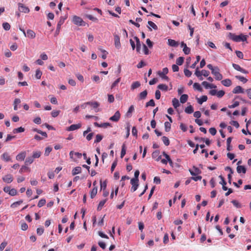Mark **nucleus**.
<instances>
[{
  "label": "nucleus",
  "instance_id": "nucleus-1",
  "mask_svg": "<svg viewBox=\"0 0 251 251\" xmlns=\"http://www.w3.org/2000/svg\"><path fill=\"white\" fill-rule=\"evenodd\" d=\"M228 37L230 39L232 40L234 42H239L240 41H246L247 43H248L247 41V35H243V34H240L239 35H236L235 34L229 32L228 34Z\"/></svg>",
  "mask_w": 251,
  "mask_h": 251
},
{
  "label": "nucleus",
  "instance_id": "nucleus-2",
  "mask_svg": "<svg viewBox=\"0 0 251 251\" xmlns=\"http://www.w3.org/2000/svg\"><path fill=\"white\" fill-rule=\"evenodd\" d=\"M211 73L215 75L216 80H221L222 79L223 75L220 73V69L217 66L215 67V69L212 70Z\"/></svg>",
  "mask_w": 251,
  "mask_h": 251
},
{
  "label": "nucleus",
  "instance_id": "nucleus-3",
  "mask_svg": "<svg viewBox=\"0 0 251 251\" xmlns=\"http://www.w3.org/2000/svg\"><path fill=\"white\" fill-rule=\"evenodd\" d=\"M65 20V19L63 17H60V20L58 22L56 29L54 35L55 37L57 36L59 34L61 26L64 23Z\"/></svg>",
  "mask_w": 251,
  "mask_h": 251
},
{
  "label": "nucleus",
  "instance_id": "nucleus-4",
  "mask_svg": "<svg viewBox=\"0 0 251 251\" xmlns=\"http://www.w3.org/2000/svg\"><path fill=\"white\" fill-rule=\"evenodd\" d=\"M130 183L132 185L131 191L133 192L135 191L138 188L139 186L138 180H136L135 179L131 178L130 180Z\"/></svg>",
  "mask_w": 251,
  "mask_h": 251
},
{
  "label": "nucleus",
  "instance_id": "nucleus-5",
  "mask_svg": "<svg viewBox=\"0 0 251 251\" xmlns=\"http://www.w3.org/2000/svg\"><path fill=\"white\" fill-rule=\"evenodd\" d=\"M189 171L192 176H196L201 173V171L196 166H193L192 169H189Z\"/></svg>",
  "mask_w": 251,
  "mask_h": 251
},
{
  "label": "nucleus",
  "instance_id": "nucleus-6",
  "mask_svg": "<svg viewBox=\"0 0 251 251\" xmlns=\"http://www.w3.org/2000/svg\"><path fill=\"white\" fill-rule=\"evenodd\" d=\"M2 180L7 183H10L12 182L13 180V177L12 175L11 174H7L2 178Z\"/></svg>",
  "mask_w": 251,
  "mask_h": 251
},
{
  "label": "nucleus",
  "instance_id": "nucleus-7",
  "mask_svg": "<svg viewBox=\"0 0 251 251\" xmlns=\"http://www.w3.org/2000/svg\"><path fill=\"white\" fill-rule=\"evenodd\" d=\"M232 67H233V68L234 69H235L236 70L238 71H239L242 73H244V74H247L249 73V72L244 69H243L242 68H241L239 65L238 64H234V63H233L232 64Z\"/></svg>",
  "mask_w": 251,
  "mask_h": 251
},
{
  "label": "nucleus",
  "instance_id": "nucleus-8",
  "mask_svg": "<svg viewBox=\"0 0 251 251\" xmlns=\"http://www.w3.org/2000/svg\"><path fill=\"white\" fill-rule=\"evenodd\" d=\"M82 20L81 17L75 15L73 17L72 22L75 25L79 26Z\"/></svg>",
  "mask_w": 251,
  "mask_h": 251
},
{
  "label": "nucleus",
  "instance_id": "nucleus-9",
  "mask_svg": "<svg viewBox=\"0 0 251 251\" xmlns=\"http://www.w3.org/2000/svg\"><path fill=\"white\" fill-rule=\"evenodd\" d=\"M120 116H121V114H120V112L119 111H117L115 113L114 115L109 118V120L113 122H117L119 121V120L120 118Z\"/></svg>",
  "mask_w": 251,
  "mask_h": 251
},
{
  "label": "nucleus",
  "instance_id": "nucleus-10",
  "mask_svg": "<svg viewBox=\"0 0 251 251\" xmlns=\"http://www.w3.org/2000/svg\"><path fill=\"white\" fill-rule=\"evenodd\" d=\"M19 10L20 12L27 13L29 12V9L21 3H19Z\"/></svg>",
  "mask_w": 251,
  "mask_h": 251
},
{
  "label": "nucleus",
  "instance_id": "nucleus-11",
  "mask_svg": "<svg viewBox=\"0 0 251 251\" xmlns=\"http://www.w3.org/2000/svg\"><path fill=\"white\" fill-rule=\"evenodd\" d=\"M114 44L115 47L119 49L121 47V43L120 41V37L117 34H114Z\"/></svg>",
  "mask_w": 251,
  "mask_h": 251
},
{
  "label": "nucleus",
  "instance_id": "nucleus-12",
  "mask_svg": "<svg viewBox=\"0 0 251 251\" xmlns=\"http://www.w3.org/2000/svg\"><path fill=\"white\" fill-rule=\"evenodd\" d=\"M26 156L25 151H22L19 153L16 157V158L18 161H23Z\"/></svg>",
  "mask_w": 251,
  "mask_h": 251
},
{
  "label": "nucleus",
  "instance_id": "nucleus-13",
  "mask_svg": "<svg viewBox=\"0 0 251 251\" xmlns=\"http://www.w3.org/2000/svg\"><path fill=\"white\" fill-rule=\"evenodd\" d=\"M232 93L233 94L244 93V90L240 86H237L233 89Z\"/></svg>",
  "mask_w": 251,
  "mask_h": 251
},
{
  "label": "nucleus",
  "instance_id": "nucleus-14",
  "mask_svg": "<svg viewBox=\"0 0 251 251\" xmlns=\"http://www.w3.org/2000/svg\"><path fill=\"white\" fill-rule=\"evenodd\" d=\"M148 24L149 26H148L150 31H152L151 28H152L154 30H157L158 27L152 21H149L148 22Z\"/></svg>",
  "mask_w": 251,
  "mask_h": 251
},
{
  "label": "nucleus",
  "instance_id": "nucleus-15",
  "mask_svg": "<svg viewBox=\"0 0 251 251\" xmlns=\"http://www.w3.org/2000/svg\"><path fill=\"white\" fill-rule=\"evenodd\" d=\"M81 126V124L72 125L68 128V130L73 131L79 128Z\"/></svg>",
  "mask_w": 251,
  "mask_h": 251
},
{
  "label": "nucleus",
  "instance_id": "nucleus-16",
  "mask_svg": "<svg viewBox=\"0 0 251 251\" xmlns=\"http://www.w3.org/2000/svg\"><path fill=\"white\" fill-rule=\"evenodd\" d=\"M168 44L171 47H176L179 45L178 43L174 40L169 39L168 40Z\"/></svg>",
  "mask_w": 251,
  "mask_h": 251
},
{
  "label": "nucleus",
  "instance_id": "nucleus-17",
  "mask_svg": "<svg viewBox=\"0 0 251 251\" xmlns=\"http://www.w3.org/2000/svg\"><path fill=\"white\" fill-rule=\"evenodd\" d=\"M222 84L226 87H229L231 85L232 82L229 79H226L221 81Z\"/></svg>",
  "mask_w": 251,
  "mask_h": 251
},
{
  "label": "nucleus",
  "instance_id": "nucleus-18",
  "mask_svg": "<svg viewBox=\"0 0 251 251\" xmlns=\"http://www.w3.org/2000/svg\"><path fill=\"white\" fill-rule=\"evenodd\" d=\"M237 172L239 174L241 173L245 174L246 173V169L244 166L238 165L237 167Z\"/></svg>",
  "mask_w": 251,
  "mask_h": 251
},
{
  "label": "nucleus",
  "instance_id": "nucleus-19",
  "mask_svg": "<svg viewBox=\"0 0 251 251\" xmlns=\"http://www.w3.org/2000/svg\"><path fill=\"white\" fill-rule=\"evenodd\" d=\"M87 104L92 106L94 109H97L100 105V103L96 101H88L87 102Z\"/></svg>",
  "mask_w": 251,
  "mask_h": 251
},
{
  "label": "nucleus",
  "instance_id": "nucleus-20",
  "mask_svg": "<svg viewBox=\"0 0 251 251\" xmlns=\"http://www.w3.org/2000/svg\"><path fill=\"white\" fill-rule=\"evenodd\" d=\"M148 95V92L147 90L141 92L139 95V100H144L146 98Z\"/></svg>",
  "mask_w": 251,
  "mask_h": 251
},
{
  "label": "nucleus",
  "instance_id": "nucleus-21",
  "mask_svg": "<svg viewBox=\"0 0 251 251\" xmlns=\"http://www.w3.org/2000/svg\"><path fill=\"white\" fill-rule=\"evenodd\" d=\"M198 103L200 104H202L203 102H205L207 100V97L205 95L202 96L200 99L196 98Z\"/></svg>",
  "mask_w": 251,
  "mask_h": 251
},
{
  "label": "nucleus",
  "instance_id": "nucleus-22",
  "mask_svg": "<svg viewBox=\"0 0 251 251\" xmlns=\"http://www.w3.org/2000/svg\"><path fill=\"white\" fill-rule=\"evenodd\" d=\"M27 36L28 38L33 39L35 37V33L31 29H28L27 30Z\"/></svg>",
  "mask_w": 251,
  "mask_h": 251
},
{
  "label": "nucleus",
  "instance_id": "nucleus-23",
  "mask_svg": "<svg viewBox=\"0 0 251 251\" xmlns=\"http://www.w3.org/2000/svg\"><path fill=\"white\" fill-rule=\"evenodd\" d=\"M81 171V168L80 167H75L72 170V175L73 176L76 175L77 174L80 173Z\"/></svg>",
  "mask_w": 251,
  "mask_h": 251
},
{
  "label": "nucleus",
  "instance_id": "nucleus-24",
  "mask_svg": "<svg viewBox=\"0 0 251 251\" xmlns=\"http://www.w3.org/2000/svg\"><path fill=\"white\" fill-rule=\"evenodd\" d=\"M188 99V96L187 94H182L180 98V101L182 103L186 102Z\"/></svg>",
  "mask_w": 251,
  "mask_h": 251
},
{
  "label": "nucleus",
  "instance_id": "nucleus-25",
  "mask_svg": "<svg viewBox=\"0 0 251 251\" xmlns=\"http://www.w3.org/2000/svg\"><path fill=\"white\" fill-rule=\"evenodd\" d=\"M195 75L199 78V80H203V78L202 77V74L200 73V71L199 70V68H196L195 72Z\"/></svg>",
  "mask_w": 251,
  "mask_h": 251
},
{
  "label": "nucleus",
  "instance_id": "nucleus-26",
  "mask_svg": "<svg viewBox=\"0 0 251 251\" xmlns=\"http://www.w3.org/2000/svg\"><path fill=\"white\" fill-rule=\"evenodd\" d=\"M193 88L194 89L197 90L200 92H202L203 91V89L201 86L200 84L197 82L194 83L193 84Z\"/></svg>",
  "mask_w": 251,
  "mask_h": 251
},
{
  "label": "nucleus",
  "instance_id": "nucleus-27",
  "mask_svg": "<svg viewBox=\"0 0 251 251\" xmlns=\"http://www.w3.org/2000/svg\"><path fill=\"white\" fill-rule=\"evenodd\" d=\"M185 112L187 114H191L194 112V108L191 105L188 106L185 109Z\"/></svg>",
  "mask_w": 251,
  "mask_h": 251
},
{
  "label": "nucleus",
  "instance_id": "nucleus-28",
  "mask_svg": "<svg viewBox=\"0 0 251 251\" xmlns=\"http://www.w3.org/2000/svg\"><path fill=\"white\" fill-rule=\"evenodd\" d=\"M97 187L95 186L90 192V197L92 199L94 198L97 193Z\"/></svg>",
  "mask_w": 251,
  "mask_h": 251
},
{
  "label": "nucleus",
  "instance_id": "nucleus-29",
  "mask_svg": "<svg viewBox=\"0 0 251 251\" xmlns=\"http://www.w3.org/2000/svg\"><path fill=\"white\" fill-rule=\"evenodd\" d=\"M25 171L30 172V169L29 168L26 167L25 165L22 166L21 168L19 170V173L20 174H22Z\"/></svg>",
  "mask_w": 251,
  "mask_h": 251
},
{
  "label": "nucleus",
  "instance_id": "nucleus-30",
  "mask_svg": "<svg viewBox=\"0 0 251 251\" xmlns=\"http://www.w3.org/2000/svg\"><path fill=\"white\" fill-rule=\"evenodd\" d=\"M74 154H75V156H76V157L77 158H80L82 156V154L80 153H79V152H74L73 151H71L70 152V156L71 158H73V155Z\"/></svg>",
  "mask_w": 251,
  "mask_h": 251
},
{
  "label": "nucleus",
  "instance_id": "nucleus-31",
  "mask_svg": "<svg viewBox=\"0 0 251 251\" xmlns=\"http://www.w3.org/2000/svg\"><path fill=\"white\" fill-rule=\"evenodd\" d=\"M157 88L162 91H167L168 89V87L166 84H160L157 86Z\"/></svg>",
  "mask_w": 251,
  "mask_h": 251
},
{
  "label": "nucleus",
  "instance_id": "nucleus-32",
  "mask_svg": "<svg viewBox=\"0 0 251 251\" xmlns=\"http://www.w3.org/2000/svg\"><path fill=\"white\" fill-rule=\"evenodd\" d=\"M172 103L175 108H176L180 105L179 101L176 98H174L173 99Z\"/></svg>",
  "mask_w": 251,
  "mask_h": 251
},
{
  "label": "nucleus",
  "instance_id": "nucleus-33",
  "mask_svg": "<svg viewBox=\"0 0 251 251\" xmlns=\"http://www.w3.org/2000/svg\"><path fill=\"white\" fill-rule=\"evenodd\" d=\"M2 158L4 161L7 162L11 160L10 156L9 155L8 153L7 152L4 153L2 155Z\"/></svg>",
  "mask_w": 251,
  "mask_h": 251
},
{
  "label": "nucleus",
  "instance_id": "nucleus-34",
  "mask_svg": "<svg viewBox=\"0 0 251 251\" xmlns=\"http://www.w3.org/2000/svg\"><path fill=\"white\" fill-rule=\"evenodd\" d=\"M23 202V200H20L19 201L13 202L12 204H11L10 207L13 208H16L18 206H19L21 204H22Z\"/></svg>",
  "mask_w": 251,
  "mask_h": 251
},
{
  "label": "nucleus",
  "instance_id": "nucleus-35",
  "mask_svg": "<svg viewBox=\"0 0 251 251\" xmlns=\"http://www.w3.org/2000/svg\"><path fill=\"white\" fill-rule=\"evenodd\" d=\"M106 201H107V199H105L104 200L101 201L99 202V204L98 206L97 207V210L98 211H100V210L102 209V207L103 206V205L105 203Z\"/></svg>",
  "mask_w": 251,
  "mask_h": 251
},
{
  "label": "nucleus",
  "instance_id": "nucleus-36",
  "mask_svg": "<svg viewBox=\"0 0 251 251\" xmlns=\"http://www.w3.org/2000/svg\"><path fill=\"white\" fill-rule=\"evenodd\" d=\"M34 158L32 156H29L26 158L25 161V164L26 165H30L34 161Z\"/></svg>",
  "mask_w": 251,
  "mask_h": 251
},
{
  "label": "nucleus",
  "instance_id": "nucleus-37",
  "mask_svg": "<svg viewBox=\"0 0 251 251\" xmlns=\"http://www.w3.org/2000/svg\"><path fill=\"white\" fill-rule=\"evenodd\" d=\"M140 85H141V84L139 81H135L132 84L131 86V89L132 90H134V89L140 87Z\"/></svg>",
  "mask_w": 251,
  "mask_h": 251
},
{
  "label": "nucleus",
  "instance_id": "nucleus-38",
  "mask_svg": "<svg viewBox=\"0 0 251 251\" xmlns=\"http://www.w3.org/2000/svg\"><path fill=\"white\" fill-rule=\"evenodd\" d=\"M235 78L242 81L243 83H245L248 81V79L243 76L236 75Z\"/></svg>",
  "mask_w": 251,
  "mask_h": 251
},
{
  "label": "nucleus",
  "instance_id": "nucleus-39",
  "mask_svg": "<svg viewBox=\"0 0 251 251\" xmlns=\"http://www.w3.org/2000/svg\"><path fill=\"white\" fill-rule=\"evenodd\" d=\"M126 153V146L125 144L122 145V150L121 152V157L123 158Z\"/></svg>",
  "mask_w": 251,
  "mask_h": 251
},
{
  "label": "nucleus",
  "instance_id": "nucleus-40",
  "mask_svg": "<svg viewBox=\"0 0 251 251\" xmlns=\"http://www.w3.org/2000/svg\"><path fill=\"white\" fill-rule=\"evenodd\" d=\"M184 58L183 57H179L176 60V63L177 65H181L184 62Z\"/></svg>",
  "mask_w": 251,
  "mask_h": 251
},
{
  "label": "nucleus",
  "instance_id": "nucleus-41",
  "mask_svg": "<svg viewBox=\"0 0 251 251\" xmlns=\"http://www.w3.org/2000/svg\"><path fill=\"white\" fill-rule=\"evenodd\" d=\"M41 152L40 151H35L33 152L32 156L34 159L38 158L40 157Z\"/></svg>",
  "mask_w": 251,
  "mask_h": 251
},
{
  "label": "nucleus",
  "instance_id": "nucleus-42",
  "mask_svg": "<svg viewBox=\"0 0 251 251\" xmlns=\"http://www.w3.org/2000/svg\"><path fill=\"white\" fill-rule=\"evenodd\" d=\"M24 131H25V128L24 127L21 126L20 127L14 129L13 130V133L15 134V133H17L19 132H24Z\"/></svg>",
  "mask_w": 251,
  "mask_h": 251
},
{
  "label": "nucleus",
  "instance_id": "nucleus-43",
  "mask_svg": "<svg viewBox=\"0 0 251 251\" xmlns=\"http://www.w3.org/2000/svg\"><path fill=\"white\" fill-rule=\"evenodd\" d=\"M134 106L133 105H131L129 108H128V110L127 111V112H126V116L128 117H129L131 116V115L130 114L134 111Z\"/></svg>",
  "mask_w": 251,
  "mask_h": 251
},
{
  "label": "nucleus",
  "instance_id": "nucleus-44",
  "mask_svg": "<svg viewBox=\"0 0 251 251\" xmlns=\"http://www.w3.org/2000/svg\"><path fill=\"white\" fill-rule=\"evenodd\" d=\"M165 129L166 132H169L171 129V125L170 122H166L164 124Z\"/></svg>",
  "mask_w": 251,
  "mask_h": 251
},
{
  "label": "nucleus",
  "instance_id": "nucleus-45",
  "mask_svg": "<svg viewBox=\"0 0 251 251\" xmlns=\"http://www.w3.org/2000/svg\"><path fill=\"white\" fill-rule=\"evenodd\" d=\"M157 74L162 79H164L167 81H168L169 80V78L168 77V76L166 75V74L161 73L160 71H158L157 72Z\"/></svg>",
  "mask_w": 251,
  "mask_h": 251
},
{
  "label": "nucleus",
  "instance_id": "nucleus-46",
  "mask_svg": "<svg viewBox=\"0 0 251 251\" xmlns=\"http://www.w3.org/2000/svg\"><path fill=\"white\" fill-rule=\"evenodd\" d=\"M155 106V102L153 99H151L148 102H147L146 104V107H148V106Z\"/></svg>",
  "mask_w": 251,
  "mask_h": 251
},
{
  "label": "nucleus",
  "instance_id": "nucleus-47",
  "mask_svg": "<svg viewBox=\"0 0 251 251\" xmlns=\"http://www.w3.org/2000/svg\"><path fill=\"white\" fill-rule=\"evenodd\" d=\"M85 17L93 22H97L98 21V19L97 18L93 17L91 15L87 14L85 15Z\"/></svg>",
  "mask_w": 251,
  "mask_h": 251
},
{
  "label": "nucleus",
  "instance_id": "nucleus-48",
  "mask_svg": "<svg viewBox=\"0 0 251 251\" xmlns=\"http://www.w3.org/2000/svg\"><path fill=\"white\" fill-rule=\"evenodd\" d=\"M200 59H201V56L200 55L197 56L196 61H195V62L191 65V66H190V68H193V69L195 68L196 67V64L200 61Z\"/></svg>",
  "mask_w": 251,
  "mask_h": 251
},
{
  "label": "nucleus",
  "instance_id": "nucleus-49",
  "mask_svg": "<svg viewBox=\"0 0 251 251\" xmlns=\"http://www.w3.org/2000/svg\"><path fill=\"white\" fill-rule=\"evenodd\" d=\"M46 201L45 199H42L39 201L37 205L39 207H41L46 204Z\"/></svg>",
  "mask_w": 251,
  "mask_h": 251
},
{
  "label": "nucleus",
  "instance_id": "nucleus-50",
  "mask_svg": "<svg viewBox=\"0 0 251 251\" xmlns=\"http://www.w3.org/2000/svg\"><path fill=\"white\" fill-rule=\"evenodd\" d=\"M33 131L37 132L39 134H41L42 136H44L46 137H47V134L46 132H43L41 131V130L38 129L37 128L33 129Z\"/></svg>",
  "mask_w": 251,
  "mask_h": 251
},
{
  "label": "nucleus",
  "instance_id": "nucleus-51",
  "mask_svg": "<svg viewBox=\"0 0 251 251\" xmlns=\"http://www.w3.org/2000/svg\"><path fill=\"white\" fill-rule=\"evenodd\" d=\"M234 99L233 100V101H234V103L232 105H229L228 106V107L229 108H234L236 107H237L239 105V102L237 101H234Z\"/></svg>",
  "mask_w": 251,
  "mask_h": 251
},
{
  "label": "nucleus",
  "instance_id": "nucleus-52",
  "mask_svg": "<svg viewBox=\"0 0 251 251\" xmlns=\"http://www.w3.org/2000/svg\"><path fill=\"white\" fill-rule=\"evenodd\" d=\"M42 75V72L39 69L36 70V74H35V77L37 79L41 78Z\"/></svg>",
  "mask_w": 251,
  "mask_h": 251
},
{
  "label": "nucleus",
  "instance_id": "nucleus-53",
  "mask_svg": "<svg viewBox=\"0 0 251 251\" xmlns=\"http://www.w3.org/2000/svg\"><path fill=\"white\" fill-rule=\"evenodd\" d=\"M163 155L165 157V158L167 159V162H169V164L172 166L173 164V161L171 159L169 155H168L167 153H166L165 152H163Z\"/></svg>",
  "mask_w": 251,
  "mask_h": 251
},
{
  "label": "nucleus",
  "instance_id": "nucleus-54",
  "mask_svg": "<svg viewBox=\"0 0 251 251\" xmlns=\"http://www.w3.org/2000/svg\"><path fill=\"white\" fill-rule=\"evenodd\" d=\"M184 73L186 76L190 77L192 75V72L187 69H184Z\"/></svg>",
  "mask_w": 251,
  "mask_h": 251
},
{
  "label": "nucleus",
  "instance_id": "nucleus-55",
  "mask_svg": "<svg viewBox=\"0 0 251 251\" xmlns=\"http://www.w3.org/2000/svg\"><path fill=\"white\" fill-rule=\"evenodd\" d=\"M2 26L5 30H9L10 28V25L8 23H3Z\"/></svg>",
  "mask_w": 251,
  "mask_h": 251
},
{
  "label": "nucleus",
  "instance_id": "nucleus-56",
  "mask_svg": "<svg viewBox=\"0 0 251 251\" xmlns=\"http://www.w3.org/2000/svg\"><path fill=\"white\" fill-rule=\"evenodd\" d=\"M225 92L223 90H220L218 92L217 91L216 95L218 98H222L225 95Z\"/></svg>",
  "mask_w": 251,
  "mask_h": 251
},
{
  "label": "nucleus",
  "instance_id": "nucleus-57",
  "mask_svg": "<svg viewBox=\"0 0 251 251\" xmlns=\"http://www.w3.org/2000/svg\"><path fill=\"white\" fill-rule=\"evenodd\" d=\"M236 54L237 56L240 59H243L244 57V54L242 53V52L239 51V50H236L235 51Z\"/></svg>",
  "mask_w": 251,
  "mask_h": 251
},
{
  "label": "nucleus",
  "instance_id": "nucleus-58",
  "mask_svg": "<svg viewBox=\"0 0 251 251\" xmlns=\"http://www.w3.org/2000/svg\"><path fill=\"white\" fill-rule=\"evenodd\" d=\"M52 151V148L50 147H48L46 148L45 152V156H48L51 151Z\"/></svg>",
  "mask_w": 251,
  "mask_h": 251
},
{
  "label": "nucleus",
  "instance_id": "nucleus-59",
  "mask_svg": "<svg viewBox=\"0 0 251 251\" xmlns=\"http://www.w3.org/2000/svg\"><path fill=\"white\" fill-rule=\"evenodd\" d=\"M200 73L202 74V75H203L205 77H207L209 75V72L205 70H202L201 71H200Z\"/></svg>",
  "mask_w": 251,
  "mask_h": 251
},
{
  "label": "nucleus",
  "instance_id": "nucleus-60",
  "mask_svg": "<svg viewBox=\"0 0 251 251\" xmlns=\"http://www.w3.org/2000/svg\"><path fill=\"white\" fill-rule=\"evenodd\" d=\"M190 49L187 47V46H185L184 48L183 49V51L185 54H189L190 53Z\"/></svg>",
  "mask_w": 251,
  "mask_h": 251
},
{
  "label": "nucleus",
  "instance_id": "nucleus-61",
  "mask_svg": "<svg viewBox=\"0 0 251 251\" xmlns=\"http://www.w3.org/2000/svg\"><path fill=\"white\" fill-rule=\"evenodd\" d=\"M59 113H60L59 110H53L51 112V115L52 117L55 118V117H56L57 116H58V115L59 114Z\"/></svg>",
  "mask_w": 251,
  "mask_h": 251
},
{
  "label": "nucleus",
  "instance_id": "nucleus-62",
  "mask_svg": "<svg viewBox=\"0 0 251 251\" xmlns=\"http://www.w3.org/2000/svg\"><path fill=\"white\" fill-rule=\"evenodd\" d=\"M143 48L144 53L146 55L149 54L150 53V51L145 44H143Z\"/></svg>",
  "mask_w": 251,
  "mask_h": 251
},
{
  "label": "nucleus",
  "instance_id": "nucleus-63",
  "mask_svg": "<svg viewBox=\"0 0 251 251\" xmlns=\"http://www.w3.org/2000/svg\"><path fill=\"white\" fill-rule=\"evenodd\" d=\"M210 133L212 135H215L217 133V130L215 127H211L209 129Z\"/></svg>",
  "mask_w": 251,
  "mask_h": 251
},
{
  "label": "nucleus",
  "instance_id": "nucleus-64",
  "mask_svg": "<svg viewBox=\"0 0 251 251\" xmlns=\"http://www.w3.org/2000/svg\"><path fill=\"white\" fill-rule=\"evenodd\" d=\"M17 194V190L15 189L12 188L9 191V194L12 196L16 195Z\"/></svg>",
  "mask_w": 251,
  "mask_h": 251
}]
</instances>
